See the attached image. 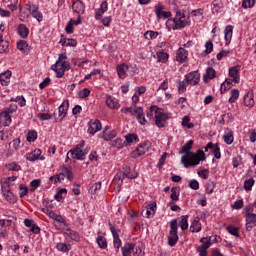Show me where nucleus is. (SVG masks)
I'll return each mask as SVG.
<instances>
[{
  "instance_id": "34",
  "label": "nucleus",
  "mask_w": 256,
  "mask_h": 256,
  "mask_svg": "<svg viewBox=\"0 0 256 256\" xmlns=\"http://www.w3.org/2000/svg\"><path fill=\"white\" fill-rule=\"evenodd\" d=\"M65 235H67V237H69L72 241H79V239H81L79 233H77L75 230H71L70 228L65 231Z\"/></svg>"
},
{
  "instance_id": "47",
  "label": "nucleus",
  "mask_w": 256,
  "mask_h": 256,
  "mask_svg": "<svg viewBox=\"0 0 256 256\" xmlns=\"http://www.w3.org/2000/svg\"><path fill=\"white\" fill-rule=\"evenodd\" d=\"M190 121H191V118L189 116H184L182 118V126L187 127V129H193L195 125L193 123H190Z\"/></svg>"
},
{
  "instance_id": "5",
  "label": "nucleus",
  "mask_w": 256,
  "mask_h": 256,
  "mask_svg": "<svg viewBox=\"0 0 256 256\" xmlns=\"http://www.w3.org/2000/svg\"><path fill=\"white\" fill-rule=\"evenodd\" d=\"M127 177V179H137L139 177V173L135 170L131 171V168L126 167L124 168L123 174L118 173L114 177V183H117L118 187L123 185V178Z\"/></svg>"
},
{
  "instance_id": "43",
  "label": "nucleus",
  "mask_w": 256,
  "mask_h": 256,
  "mask_svg": "<svg viewBox=\"0 0 256 256\" xmlns=\"http://www.w3.org/2000/svg\"><path fill=\"white\" fill-rule=\"evenodd\" d=\"M215 69L208 67L206 69V75H204L203 79L204 81H207V79H215Z\"/></svg>"
},
{
  "instance_id": "29",
  "label": "nucleus",
  "mask_w": 256,
  "mask_h": 256,
  "mask_svg": "<svg viewBox=\"0 0 256 256\" xmlns=\"http://www.w3.org/2000/svg\"><path fill=\"white\" fill-rule=\"evenodd\" d=\"M189 56V52L185 50L184 48H179L177 51V56L176 60L179 61L180 63H183L185 59Z\"/></svg>"
},
{
  "instance_id": "26",
  "label": "nucleus",
  "mask_w": 256,
  "mask_h": 256,
  "mask_svg": "<svg viewBox=\"0 0 256 256\" xmlns=\"http://www.w3.org/2000/svg\"><path fill=\"white\" fill-rule=\"evenodd\" d=\"M3 3L10 11H17L19 9V0H3Z\"/></svg>"
},
{
  "instance_id": "44",
  "label": "nucleus",
  "mask_w": 256,
  "mask_h": 256,
  "mask_svg": "<svg viewBox=\"0 0 256 256\" xmlns=\"http://www.w3.org/2000/svg\"><path fill=\"white\" fill-rule=\"evenodd\" d=\"M239 99V89H232L230 92L229 103H235Z\"/></svg>"
},
{
  "instance_id": "38",
  "label": "nucleus",
  "mask_w": 256,
  "mask_h": 256,
  "mask_svg": "<svg viewBox=\"0 0 256 256\" xmlns=\"http://www.w3.org/2000/svg\"><path fill=\"white\" fill-rule=\"evenodd\" d=\"M156 55L159 63H167L169 60V54L163 50L158 51Z\"/></svg>"
},
{
  "instance_id": "52",
  "label": "nucleus",
  "mask_w": 256,
  "mask_h": 256,
  "mask_svg": "<svg viewBox=\"0 0 256 256\" xmlns=\"http://www.w3.org/2000/svg\"><path fill=\"white\" fill-rule=\"evenodd\" d=\"M110 145H112V147H116V149H123V139L116 138L111 140Z\"/></svg>"
},
{
  "instance_id": "9",
  "label": "nucleus",
  "mask_w": 256,
  "mask_h": 256,
  "mask_svg": "<svg viewBox=\"0 0 256 256\" xmlns=\"http://www.w3.org/2000/svg\"><path fill=\"white\" fill-rule=\"evenodd\" d=\"M88 153H89V150L87 149L81 150L75 147L74 149H71L68 152V155H70L72 159H76L77 161H85V157L87 156Z\"/></svg>"
},
{
  "instance_id": "35",
  "label": "nucleus",
  "mask_w": 256,
  "mask_h": 256,
  "mask_svg": "<svg viewBox=\"0 0 256 256\" xmlns=\"http://www.w3.org/2000/svg\"><path fill=\"white\" fill-rule=\"evenodd\" d=\"M57 251H60L61 253H68V251H71L72 246L71 244L66 243H58L56 244Z\"/></svg>"
},
{
  "instance_id": "4",
  "label": "nucleus",
  "mask_w": 256,
  "mask_h": 256,
  "mask_svg": "<svg viewBox=\"0 0 256 256\" xmlns=\"http://www.w3.org/2000/svg\"><path fill=\"white\" fill-rule=\"evenodd\" d=\"M122 113H130L132 117H136L137 121L140 125H146L147 120L145 119V112L143 111L142 107L132 106V107H125L121 109Z\"/></svg>"
},
{
  "instance_id": "32",
  "label": "nucleus",
  "mask_w": 256,
  "mask_h": 256,
  "mask_svg": "<svg viewBox=\"0 0 256 256\" xmlns=\"http://www.w3.org/2000/svg\"><path fill=\"white\" fill-rule=\"evenodd\" d=\"M133 249H135V245L131 243H126L122 247V255L123 256H131L133 253Z\"/></svg>"
},
{
  "instance_id": "28",
  "label": "nucleus",
  "mask_w": 256,
  "mask_h": 256,
  "mask_svg": "<svg viewBox=\"0 0 256 256\" xmlns=\"http://www.w3.org/2000/svg\"><path fill=\"white\" fill-rule=\"evenodd\" d=\"M106 105L110 109H119V107H120L119 100H117V98H114V97H111V96H109L106 99Z\"/></svg>"
},
{
  "instance_id": "46",
  "label": "nucleus",
  "mask_w": 256,
  "mask_h": 256,
  "mask_svg": "<svg viewBox=\"0 0 256 256\" xmlns=\"http://www.w3.org/2000/svg\"><path fill=\"white\" fill-rule=\"evenodd\" d=\"M27 47H29V45L27 44V41L20 40L19 42H17V49H19V51H22V53H27L28 51Z\"/></svg>"
},
{
  "instance_id": "6",
  "label": "nucleus",
  "mask_w": 256,
  "mask_h": 256,
  "mask_svg": "<svg viewBox=\"0 0 256 256\" xmlns=\"http://www.w3.org/2000/svg\"><path fill=\"white\" fill-rule=\"evenodd\" d=\"M178 229L179 224L177 219H172L170 222V232L168 237V245H170V247H175V245H177V241H179V235H177Z\"/></svg>"
},
{
  "instance_id": "59",
  "label": "nucleus",
  "mask_w": 256,
  "mask_h": 256,
  "mask_svg": "<svg viewBox=\"0 0 256 256\" xmlns=\"http://www.w3.org/2000/svg\"><path fill=\"white\" fill-rule=\"evenodd\" d=\"M227 231L228 233H230V235H233L234 237H239V228L235 226H228Z\"/></svg>"
},
{
  "instance_id": "39",
  "label": "nucleus",
  "mask_w": 256,
  "mask_h": 256,
  "mask_svg": "<svg viewBox=\"0 0 256 256\" xmlns=\"http://www.w3.org/2000/svg\"><path fill=\"white\" fill-rule=\"evenodd\" d=\"M126 145H133V143H139V137L137 134H128L125 136Z\"/></svg>"
},
{
  "instance_id": "33",
  "label": "nucleus",
  "mask_w": 256,
  "mask_h": 256,
  "mask_svg": "<svg viewBox=\"0 0 256 256\" xmlns=\"http://www.w3.org/2000/svg\"><path fill=\"white\" fill-rule=\"evenodd\" d=\"M115 137H117V132L115 130H105L102 136L104 141H111V139H115Z\"/></svg>"
},
{
  "instance_id": "25",
  "label": "nucleus",
  "mask_w": 256,
  "mask_h": 256,
  "mask_svg": "<svg viewBox=\"0 0 256 256\" xmlns=\"http://www.w3.org/2000/svg\"><path fill=\"white\" fill-rule=\"evenodd\" d=\"M108 9L107 2L104 1L101 3L100 8L95 11V19L99 20L106 13Z\"/></svg>"
},
{
  "instance_id": "17",
  "label": "nucleus",
  "mask_w": 256,
  "mask_h": 256,
  "mask_svg": "<svg viewBox=\"0 0 256 256\" xmlns=\"http://www.w3.org/2000/svg\"><path fill=\"white\" fill-rule=\"evenodd\" d=\"M72 10L74 13L82 15V13H85V4L81 0H76L72 4Z\"/></svg>"
},
{
  "instance_id": "42",
  "label": "nucleus",
  "mask_w": 256,
  "mask_h": 256,
  "mask_svg": "<svg viewBox=\"0 0 256 256\" xmlns=\"http://www.w3.org/2000/svg\"><path fill=\"white\" fill-rule=\"evenodd\" d=\"M26 139L28 143H35V141H37V131L29 130L26 135Z\"/></svg>"
},
{
  "instance_id": "55",
  "label": "nucleus",
  "mask_w": 256,
  "mask_h": 256,
  "mask_svg": "<svg viewBox=\"0 0 256 256\" xmlns=\"http://www.w3.org/2000/svg\"><path fill=\"white\" fill-rule=\"evenodd\" d=\"M1 189L2 195L5 193H9L11 191V184H9V181L4 180V182L1 183Z\"/></svg>"
},
{
  "instance_id": "56",
  "label": "nucleus",
  "mask_w": 256,
  "mask_h": 256,
  "mask_svg": "<svg viewBox=\"0 0 256 256\" xmlns=\"http://www.w3.org/2000/svg\"><path fill=\"white\" fill-rule=\"evenodd\" d=\"M187 85H189V83H187V81L185 79L183 81H180L178 83L179 93H185L187 91Z\"/></svg>"
},
{
  "instance_id": "1",
  "label": "nucleus",
  "mask_w": 256,
  "mask_h": 256,
  "mask_svg": "<svg viewBox=\"0 0 256 256\" xmlns=\"http://www.w3.org/2000/svg\"><path fill=\"white\" fill-rule=\"evenodd\" d=\"M192 147L193 140H189L180 151V153H185V155L181 157V163L186 169H188V167H197L201 161L207 160V156H205V152L203 150H197L195 153L191 151Z\"/></svg>"
},
{
  "instance_id": "20",
  "label": "nucleus",
  "mask_w": 256,
  "mask_h": 256,
  "mask_svg": "<svg viewBox=\"0 0 256 256\" xmlns=\"http://www.w3.org/2000/svg\"><path fill=\"white\" fill-rule=\"evenodd\" d=\"M11 114L7 111H3L0 114V123L3 127H9L11 125Z\"/></svg>"
},
{
  "instance_id": "13",
  "label": "nucleus",
  "mask_w": 256,
  "mask_h": 256,
  "mask_svg": "<svg viewBox=\"0 0 256 256\" xmlns=\"http://www.w3.org/2000/svg\"><path fill=\"white\" fill-rule=\"evenodd\" d=\"M102 128L101 121L94 119L90 120L88 123V133L90 135H95V133H98V131Z\"/></svg>"
},
{
  "instance_id": "12",
  "label": "nucleus",
  "mask_w": 256,
  "mask_h": 256,
  "mask_svg": "<svg viewBox=\"0 0 256 256\" xmlns=\"http://www.w3.org/2000/svg\"><path fill=\"white\" fill-rule=\"evenodd\" d=\"M41 149H35L32 152H29L25 155V159L26 161H31V162H35V161H45V157L41 156Z\"/></svg>"
},
{
  "instance_id": "3",
  "label": "nucleus",
  "mask_w": 256,
  "mask_h": 256,
  "mask_svg": "<svg viewBox=\"0 0 256 256\" xmlns=\"http://www.w3.org/2000/svg\"><path fill=\"white\" fill-rule=\"evenodd\" d=\"M239 71H241L240 65L229 68L228 75L231 79H226L225 82L221 84V93H225L227 89H231V85H233V83H239V81H241V78L239 77Z\"/></svg>"
},
{
  "instance_id": "62",
  "label": "nucleus",
  "mask_w": 256,
  "mask_h": 256,
  "mask_svg": "<svg viewBox=\"0 0 256 256\" xmlns=\"http://www.w3.org/2000/svg\"><path fill=\"white\" fill-rule=\"evenodd\" d=\"M255 5V0H242L243 9H251Z\"/></svg>"
},
{
  "instance_id": "48",
  "label": "nucleus",
  "mask_w": 256,
  "mask_h": 256,
  "mask_svg": "<svg viewBox=\"0 0 256 256\" xmlns=\"http://www.w3.org/2000/svg\"><path fill=\"white\" fill-rule=\"evenodd\" d=\"M6 169L8 171H21V165L17 164V162H11L6 164Z\"/></svg>"
},
{
  "instance_id": "64",
  "label": "nucleus",
  "mask_w": 256,
  "mask_h": 256,
  "mask_svg": "<svg viewBox=\"0 0 256 256\" xmlns=\"http://www.w3.org/2000/svg\"><path fill=\"white\" fill-rule=\"evenodd\" d=\"M158 111H159V107L154 105L150 107V111L147 112L146 115L147 117H153V115H157Z\"/></svg>"
},
{
  "instance_id": "49",
  "label": "nucleus",
  "mask_w": 256,
  "mask_h": 256,
  "mask_svg": "<svg viewBox=\"0 0 256 256\" xmlns=\"http://www.w3.org/2000/svg\"><path fill=\"white\" fill-rule=\"evenodd\" d=\"M144 37L148 41H150V39H157V37H159V32H157V31H146L144 33Z\"/></svg>"
},
{
  "instance_id": "51",
  "label": "nucleus",
  "mask_w": 256,
  "mask_h": 256,
  "mask_svg": "<svg viewBox=\"0 0 256 256\" xmlns=\"http://www.w3.org/2000/svg\"><path fill=\"white\" fill-rule=\"evenodd\" d=\"M253 185H255V179L249 178L248 180H245L244 181L245 191H251V189H253Z\"/></svg>"
},
{
  "instance_id": "53",
  "label": "nucleus",
  "mask_w": 256,
  "mask_h": 256,
  "mask_svg": "<svg viewBox=\"0 0 256 256\" xmlns=\"http://www.w3.org/2000/svg\"><path fill=\"white\" fill-rule=\"evenodd\" d=\"M170 199L172 201H179V188H176V187L171 188Z\"/></svg>"
},
{
  "instance_id": "31",
  "label": "nucleus",
  "mask_w": 256,
  "mask_h": 256,
  "mask_svg": "<svg viewBox=\"0 0 256 256\" xmlns=\"http://www.w3.org/2000/svg\"><path fill=\"white\" fill-rule=\"evenodd\" d=\"M18 34L22 39H27L29 37V28L25 24H20L17 28Z\"/></svg>"
},
{
  "instance_id": "30",
  "label": "nucleus",
  "mask_w": 256,
  "mask_h": 256,
  "mask_svg": "<svg viewBox=\"0 0 256 256\" xmlns=\"http://www.w3.org/2000/svg\"><path fill=\"white\" fill-rule=\"evenodd\" d=\"M155 209H157V204L155 203L149 204L146 207V210L143 212V216L149 219L151 215H155Z\"/></svg>"
},
{
  "instance_id": "54",
  "label": "nucleus",
  "mask_w": 256,
  "mask_h": 256,
  "mask_svg": "<svg viewBox=\"0 0 256 256\" xmlns=\"http://www.w3.org/2000/svg\"><path fill=\"white\" fill-rule=\"evenodd\" d=\"M201 246H199L201 249H209L211 247V238H201L200 240Z\"/></svg>"
},
{
  "instance_id": "50",
  "label": "nucleus",
  "mask_w": 256,
  "mask_h": 256,
  "mask_svg": "<svg viewBox=\"0 0 256 256\" xmlns=\"http://www.w3.org/2000/svg\"><path fill=\"white\" fill-rule=\"evenodd\" d=\"M55 229H57V231H67V229H69V226L67 225V221L66 222H60V223H53Z\"/></svg>"
},
{
  "instance_id": "63",
  "label": "nucleus",
  "mask_w": 256,
  "mask_h": 256,
  "mask_svg": "<svg viewBox=\"0 0 256 256\" xmlns=\"http://www.w3.org/2000/svg\"><path fill=\"white\" fill-rule=\"evenodd\" d=\"M127 72L131 75H136L138 73L137 65L129 64L127 65Z\"/></svg>"
},
{
  "instance_id": "10",
  "label": "nucleus",
  "mask_w": 256,
  "mask_h": 256,
  "mask_svg": "<svg viewBox=\"0 0 256 256\" xmlns=\"http://www.w3.org/2000/svg\"><path fill=\"white\" fill-rule=\"evenodd\" d=\"M184 79L188 85H198L199 81H201V74H199V71H193L184 76Z\"/></svg>"
},
{
  "instance_id": "27",
  "label": "nucleus",
  "mask_w": 256,
  "mask_h": 256,
  "mask_svg": "<svg viewBox=\"0 0 256 256\" xmlns=\"http://www.w3.org/2000/svg\"><path fill=\"white\" fill-rule=\"evenodd\" d=\"M116 69L119 79H125L127 77V64H119Z\"/></svg>"
},
{
  "instance_id": "60",
  "label": "nucleus",
  "mask_w": 256,
  "mask_h": 256,
  "mask_svg": "<svg viewBox=\"0 0 256 256\" xmlns=\"http://www.w3.org/2000/svg\"><path fill=\"white\" fill-rule=\"evenodd\" d=\"M215 159H221V148L219 147V143L215 144L214 149L212 150Z\"/></svg>"
},
{
  "instance_id": "2",
  "label": "nucleus",
  "mask_w": 256,
  "mask_h": 256,
  "mask_svg": "<svg viewBox=\"0 0 256 256\" xmlns=\"http://www.w3.org/2000/svg\"><path fill=\"white\" fill-rule=\"evenodd\" d=\"M189 25H191V18L187 16L183 10H178L174 18H170L166 21V26L169 31H179L185 29V27H189Z\"/></svg>"
},
{
  "instance_id": "19",
  "label": "nucleus",
  "mask_w": 256,
  "mask_h": 256,
  "mask_svg": "<svg viewBox=\"0 0 256 256\" xmlns=\"http://www.w3.org/2000/svg\"><path fill=\"white\" fill-rule=\"evenodd\" d=\"M110 231L113 235V243L114 247L116 249V253H119V249L122 245L121 239L119 238V233H117V230L115 228H110Z\"/></svg>"
},
{
  "instance_id": "57",
  "label": "nucleus",
  "mask_w": 256,
  "mask_h": 256,
  "mask_svg": "<svg viewBox=\"0 0 256 256\" xmlns=\"http://www.w3.org/2000/svg\"><path fill=\"white\" fill-rule=\"evenodd\" d=\"M89 95H91V90L87 88H84L78 92V97L80 99H86V97H89Z\"/></svg>"
},
{
  "instance_id": "8",
  "label": "nucleus",
  "mask_w": 256,
  "mask_h": 256,
  "mask_svg": "<svg viewBox=\"0 0 256 256\" xmlns=\"http://www.w3.org/2000/svg\"><path fill=\"white\" fill-rule=\"evenodd\" d=\"M69 109V100H64L58 108V114L55 115L56 123H61L67 117V110Z\"/></svg>"
},
{
  "instance_id": "18",
  "label": "nucleus",
  "mask_w": 256,
  "mask_h": 256,
  "mask_svg": "<svg viewBox=\"0 0 256 256\" xmlns=\"http://www.w3.org/2000/svg\"><path fill=\"white\" fill-rule=\"evenodd\" d=\"M223 141L226 145H233V141H235V134L233 130L226 129L223 135Z\"/></svg>"
},
{
  "instance_id": "21",
  "label": "nucleus",
  "mask_w": 256,
  "mask_h": 256,
  "mask_svg": "<svg viewBox=\"0 0 256 256\" xmlns=\"http://www.w3.org/2000/svg\"><path fill=\"white\" fill-rule=\"evenodd\" d=\"M30 13L39 23L43 21V14L39 11V7H37V5L30 6Z\"/></svg>"
},
{
  "instance_id": "36",
  "label": "nucleus",
  "mask_w": 256,
  "mask_h": 256,
  "mask_svg": "<svg viewBox=\"0 0 256 256\" xmlns=\"http://www.w3.org/2000/svg\"><path fill=\"white\" fill-rule=\"evenodd\" d=\"M2 195L8 203H11V204L17 203V196H15V194H13V192H11V191L10 192H5Z\"/></svg>"
},
{
  "instance_id": "14",
  "label": "nucleus",
  "mask_w": 256,
  "mask_h": 256,
  "mask_svg": "<svg viewBox=\"0 0 256 256\" xmlns=\"http://www.w3.org/2000/svg\"><path fill=\"white\" fill-rule=\"evenodd\" d=\"M164 10H165V6H163L162 4H159L158 6H156L155 14L158 19H169V17H171V12L164 11Z\"/></svg>"
},
{
  "instance_id": "61",
  "label": "nucleus",
  "mask_w": 256,
  "mask_h": 256,
  "mask_svg": "<svg viewBox=\"0 0 256 256\" xmlns=\"http://www.w3.org/2000/svg\"><path fill=\"white\" fill-rule=\"evenodd\" d=\"M30 191H35V189L41 187V180L40 179H35V180H32L30 182Z\"/></svg>"
},
{
  "instance_id": "23",
  "label": "nucleus",
  "mask_w": 256,
  "mask_h": 256,
  "mask_svg": "<svg viewBox=\"0 0 256 256\" xmlns=\"http://www.w3.org/2000/svg\"><path fill=\"white\" fill-rule=\"evenodd\" d=\"M11 75H12V72L9 70L4 73H1L0 74L1 85H3L4 87H7V85H9V83L11 81Z\"/></svg>"
},
{
  "instance_id": "15",
  "label": "nucleus",
  "mask_w": 256,
  "mask_h": 256,
  "mask_svg": "<svg viewBox=\"0 0 256 256\" xmlns=\"http://www.w3.org/2000/svg\"><path fill=\"white\" fill-rule=\"evenodd\" d=\"M147 151H149V144L144 143L139 145L136 150L134 152H132V157L136 158V157H141L143 155H145L147 153Z\"/></svg>"
},
{
  "instance_id": "41",
  "label": "nucleus",
  "mask_w": 256,
  "mask_h": 256,
  "mask_svg": "<svg viewBox=\"0 0 256 256\" xmlns=\"http://www.w3.org/2000/svg\"><path fill=\"white\" fill-rule=\"evenodd\" d=\"M96 242L100 249H107V238L105 236H98Z\"/></svg>"
},
{
  "instance_id": "45",
  "label": "nucleus",
  "mask_w": 256,
  "mask_h": 256,
  "mask_svg": "<svg viewBox=\"0 0 256 256\" xmlns=\"http://www.w3.org/2000/svg\"><path fill=\"white\" fill-rule=\"evenodd\" d=\"M190 230L192 231V233H199V231H201V225L199 224V220H193L190 225Z\"/></svg>"
},
{
  "instance_id": "40",
  "label": "nucleus",
  "mask_w": 256,
  "mask_h": 256,
  "mask_svg": "<svg viewBox=\"0 0 256 256\" xmlns=\"http://www.w3.org/2000/svg\"><path fill=\"white\" fill-rule=\"evenodd\" d=\"M179 225L182 231H186V229H189V216L187 215L181 216V221Z\"/></svg>"
},
{
  "instance_id": "24",
  "label": "nucleus",
  "mask_w": 256,
  "mask_h": 256,
  "mask_svg": "<svg viewBox=\"0 0 256 256\" xmlns=\"http://www.w3.org/2000/svg\"><path fill=\"white\" fill-rule=\"evenodd\" d=\"M224 39L226 41V45L231 43V39H233V26L227 25L224 29Z\"/></svg>"
},
{
  "instance_id": "22",
  "label": "nucleus",
  "mask_w": 256,
  "mask_h": 256,
  "mask_svg": "<svg viewBox=\"0 0 256 256\" xmlns=\"http://www.w3.org/2000/svg\"><path fill=\"white\" fill-rule=\"evenodd\" d=\"M221 9H223V1L214 0L211 4V11L213 15H219V13H221Z\"/></svg>"
},
{
  "instance_id": "7",
  "label": "nucleus",
  "mask_w": 256,
  "mask_h": 256,
  "mask_svg": "<svg viewBox=\"0 0 256 256\" xmlns=\"http://www.w3.org/2000/svg\"><path fill=\"white\" fill-rule=\"evenodd\" d=\"M51 69L56 73V77L61 79V77L65 76V71L71 69V63L69 61L56 62L51 66Z\"/></svg>"
},
{
  "instance_id": "37",
  "label": "nucleus",
  "mask_w": 256,
  "mask_h": 256,
  "mask_svg": "<svg viewBox=\"0 0 256 256\" xmlns=\"http://www.w3.org/2000/svg\"><path fill=\"white\" fill-rule=\"evenodd\" d=\"M9 51V42L3 40V34H0V53H7Z\"/></svg>"
},
{
  "instance_id": "11",
  "label": "nucleus",
  "mask_w": 256,
  "mask_h": 256,
  "mask_svg": "<svg viewBox=\"0 0 256 256\" xmlns=\"http://www.w3.org/2000/svg\"><path fill=\"white\" fill-rule=\"evenodd\" d=\"M169 119V115L167 113H163L161 109L158 110V113L155 115V125L159 127V129L165 127L167 120Z\"/></svg>"
},
{
  "instance_id": "58",
  "label": "nucleus",
  "mask_w": 256,
  "mask_h": 256,
  "mask_svg": "<svg viewBox=\"0 0 256 256\" xmlns=\"http://www.w3.org/2000/svg\"><path fill=\"white\" fill-rule=\"evenodd\" d=\"M19 195L21 198L25 197L29 193V188L23 184L19 185Z\"/></svg>"
},
{
  "instance_id": "16",
  "label": "nucleus",
  "mask_w": 256,
  "mask_h": 256,
  "mask_svg": "<svg viewBox=\"0 0 256 256\" xmlns=\"http://www.w3.org/2000/svg\"><path fill=\"white\" fill-rule=\"evenodd\" d=\"M244 105L245 107H248L249 109H252V107L255 106V99L253 95V91H248L247 94L244 96Z\"/></svg>"
}]
</instances>
